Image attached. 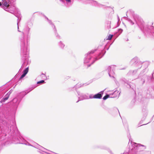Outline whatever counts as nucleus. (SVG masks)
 Returning <instances> with one entry per match:
<instances>
[{"instance_id": "obj_1", "label": "nucleus", "mask_w": 154, "mask_h": 154, "mask_svg": "<svg viewBox=\"0 0 154 154\" xmlns=\"http://www.w3.org/2000/svg\"><path fill=\"white\" fill-rule=\"evenodd\" d=\"M30 29L29 28H27L26 32L25 33H23V36L20 39L21 53L25 60L28 57V43Z\"/></svg>"}, {"instance_id": "obj_2", "label": "nucleus", "mask_w": 154, "mask_h": 154, "mask_svg": "<svg viewBox=\"0 0 154 154\" xmlns=\"http://www.w3.org/2000/svg\"><path fill=\"white\" fill-rule=\"evenodd\" d=\"M96 51V50L92 51L88 53L85 55V57L84 59V63H89V64L88 65V67L93 64L96 60L101 58L104 55L103 54V55L100 56V55L102 54L103 53V51H102L101 52H100L97 57L93 58H92L91 54L94 53Z\"/></svg>"}, {"instance_id": "obj_3", "label": "nucleus", "mask_w": 154, "mask_h": 154, "mask_svg": "<svg viewBox=\"0 0 154 154\" xmlns=\"http://www.w3.org/2000/svg\"><path fill=\"white\" fill-rule=\"evenodd\" d=\"M131 148H130L131 150H130L129 153L141 154L142 152L146 148L145 146L139 144H137L133 142L131 143Z\"/></svg>"}, {"instance_id": "obj_4", "label": "nucleus", "mask_w": 154, "mask_h": 154, "mask_svg": "<svg viewBox=\"0 0 154 154\" xmlns=\"http://www.w3.org/2000/svg\"><path fill=\"white\" fill-rule=\"evenodd\" d=\"M136 22L141 30L143 31L144 33L148 31V29L144 26V23L142 19H139L138 20V21H136Z\"/></svg>"}, {"instance_id": "obj_5", "label": "nucleus", "mask_w": 154, "mask_h": 154, "mask_svg": "<svg viewBox=\"0 0 154 154\" xmlns=\"http://www.w3.org/2000/svg\"><path fill=\"white\" fill-rule=\"evenodd\" d=\"M119 94V91H115L114 92L111 94H106V95L103 97V100H106L109 97L114 98L117 96Z\"/></svg>"}, {"instance_id": "obj_6", "label": "nucleus", "mask_w": 154, "mask_h": 154, "mask_svg": "<svg viewBox=\"0 0 154 154\" xmlns=\"http://www.w3.org/2000/svg\"><path fill=\"white\" fill-rule=\"evenodd\" d=\"M113 66H109L106 69L107 71L108 72L109 76L111 77H114L113 75L114 73L113 69Z\"/></svg>"}, {"instance_id": "obj_7", "label": "nucleus", "mask_w": 154, "mask_h": 154, "mask_svg": "<svg viewBox=\"0 0 154 154\" xmlns=\"http://www.w3.org/2000/svg\"><path fill=\"white\" fill-rule=\"evenodd\" d=\"M10 4L9 0H5L2 7L4 9H6L9 7Z\"/></svg>"}, {"instance_id": "obj_8", "label": "nucleus", "mask_w": 154, "mask_h": 154, "mask_svg": "<svg viewBox=\"0 0 154 154\" xmlns=\"http://www.w3.org/2000/svg\"><path fill=\"white\" fill-rule=\"evenodd\" d=\"M104 91H102L97 94L94 95V98L95 99H101L102 97V95L103 94Z\"/></svg>"}, {"instance_id": "obj_9", "label": "nucleus", "mask_w": 154, "mask_h": 154, "mask_svg": "<svg viewBox=\"0 0 154 154\" xmlns=\"http://www.w3.org/2000/svg\"><path fill=\"white\" fill-rule=\"evenodd\" d=\"M88 3H91L93 5L95 6L101 7L102 5L98 3L97 2L94 0H88Z\"/></svg>"}, {"instance_id": "obj_10", "label": "nucleus", "mask_w": 154, "mask_h": 154, "mask_svg": "<svg viewBox=\"0 0 154 154\" xmlns=\"http://www.w3.org/2000/svg\"><path fill=\"white\" fill-rule=\"evenodd\" d=\"M78 95L80 96V97H79V98H81V100L89 99L88 97L86 95L83 94H80L78 92Z\"/></svg>"}, {"instance_id": "obj_11", "label": "nucleus", "mask_w": 154, "mask_h": 154, "mask_svg": "<svg viewBox=\"0 0 154 154\" xmlns=\"http://www.w3.org/2000/svg\"><path fill=\"white\" fill-rule=\"evenodd\" d=\"M138 58L137 57H135L132 59L130 62V64L133 65H135L137 63Z\"/></svg>"}, {"instance_id": "obj_12", "label": "nucleus", "mask_w": 154, "mask_h": 154, "mask_svg": "<svg viewBox=\"0 0 154 154\" xmlns=\"http://www.w3.org/2000/svg\"><path fill=\"white\" fill-rule=\"evenodd\" d=\"M46 18H47V20H48V22L51 25H52V26L54 28V30L55 32V33H56V30L55 29V26H54L53 24H52V23L51 22V20H48V18L46 17ZM56 35L57 37L58 38H60V36L58 35V34L56 33Z\"/></svg>"}, {"instance_id": "obj_13", "label": "nucleus", "mask_w": 154, "mask_h": 154, "mask_svg": "<svg viewBox=\"0 0 154 154\" xmlns=\"http://www.w3.org/2000/svg\"><path fill=\"white\" fill-rule=\"evenodd\" d=\"M20 141V142H19V143H20L24 144L26 145H29V146H32V145L30 144H29V143L27 142L24 139H23V140L22 141V142H21L20 141Z\"/></svg>"}, {"instance_id": "obj_14", "label": "nucleus", "mask_w": 154, "mask_h": 154, "mask_svg": "<svg viewBox=\"0 0 154 154\" xmlns=\"http://www.w3.org/2000/svg\"><path fill=\"white\" fill-rule=\"evenodd\" d=\"M125 83H126V82H125ZM128 84V86H127V87L128 88H131L132 89L134 90V88H135V85L134 84H132V83H131L132 84H131V83H129V84H128L127 83H126Z\"/></svg>"}, {"instance_id": "obj_15", "label": "nucleus", "mask_w": 154, "mask_h": 154, "mask_svg": "<svg viewBox=\"0 0 154 154\" xmlns=\"http://www.w3.org/2000/svg\"><path fill=\"white\" fill-rule=\"evenodd\" d=\"M10 94V93H8L5 95V97L3 98V101L5 102L6 100H7L9 97V95Z\"/></svg>"}, {"instance_id": "obj_16", "label": "nucleus", "mask_w": 154, "mask_h": 154, "mask_svg": "<svg viewBox=\"0 0 154 154\" xmlns=\"http://www.w3.org/2000/svg\"><path fill=\"white\" fill-rule=\"evenodd\" d=\"M140 79H141L140 81V83L142 84H143L145 82L144 76H143L141 78H140Z\"/></svg>"}, {"instance_id": "obj_17", "label": "nucleus", "mask_w": 154, "mask_h": 154, "mask_svg": "<svg viewBox=\"0 0 154 154\" xmlns=\"http://www.w3.org/2000/svg\"><path fill=\"white\" fill-rule=\"evenodd\" d=\"M137 70H130L129 73V74L131 75H135L136 72H137Z\"/></svg>"}, {"instance_id": "obj_18", "label": "nucleus", "mask_w": 154, "mask_h": 154, "mask_svg": "<svg viewBox=\"0 0 154 154\" xmlns=\"http://www.w3.org/2000/svg\"><path fill=\"white\" fill-rule=\"evenodd\" d=\"M59 45L60 47L62 48H63L65 46L64 45L61 41L59 43Z\"/></svg>"}, {"instance_id": "obj_19", "label": "nucleus", "mask_w": 154, "mask_h": 154, "mask_svg": "<svg viewBox=\"0 0 154 154\" xmlns=\"http://www.w3.org/2000/svg\"><path fill=\"white\" fill-rule=\"evenodd\" d=\"M88 85V84L85 83V84H84L82 85L80 84V86H79V85L78 84L76 85V88H79V87H81L82 86H86Z\"/></svg>"}, {"instance_id": "obj_20", "label": "nucleus", "mask_w": 154, "mask_h": 154, "mask_svg": "<svg viewBox=\"0 0 154 154\" xmlns=\"http://www.w3.org/2000/svg\"><path fill=\"white\" fill-rule=\"evenodd\" d=\"M18 101V99L17 98H14L13 100V102L14 103H17V104H18L19 102H17Z\"/></svg>"}, {"instance_id": "obj_21", "label": "nucleus", "mask_w": 154, "mask_h": 154, "mask_svg": "<svg viewBox=\"0 0 154 154\" xmlns=\"http://www.w3.org/2000/svg\"><path fill=\"white\" fill-rule=\"evenodd\" d=\"M28 68H26V69L23 71V73L25 74L26 75L28 72Z\"/></svg>"}, {"instance_id": "obj_22", "label": "nucleus", "mask_w": 154, "mask_h": 154, "mask_svg": "<svg viewBox=\"0 0 154 154\" xmlns=\"http://www.w3.org/2000/svg\"><path fill=\"white\" fill-rule=\"evenodd\" d=\"M127 20L128 21H129L130 22V23L131 25H133L134 24V22L130 19H128Z\"/></svg>"}, {"instance_id": "obj_23", "label": "nucleus", "mask_w": 154, "mask_h": 154, "mask_svg": "<svg viewBox=\"0 0 154 154\" xmlns=\"http://www.w3.org/2000/svg\"><path fill=\"white\" fill-rule=\"evenodd\" d=\"M27 93H26V92L23 91L21 92L20 93V94L22 96V97L23 98L24 96L26 95Z\"/></svg>"}, {"instance_id": "obj_24", "label": "nucleus", "mask_w": 154, "mask_h": 154, "mask_svg": "<svg viewBox=\"0 0 154 154\" xmlns=\"http://www.w3.org/2000/svg\"><path fill=\"white\" fill-rule=\"evenodd\" d=\"M112 36H113V35H109L108 36V38H107V39L108 40H110L112 39Z\"/></svg>"}, {"instance_id": "obj_25", "label": "nucleus", "mask_w": 154, "mask_h": 154, "mask_svg": "<svg viewBox=\"0 0 154 154\" xmlns=\"http://www.w3.org/2000/svg\"><path fill=\"white\" fill-rule=\"evenodd\" d=\"M146 92L147 94H149V95H151V92H150V90L149 89H147Z\"/></svg>"}, {"instance_id": "obj_26", "label": "nucleus", "mask_w": 154, "mask_h": 154, "mask_svg": "<svg viewBox=\"0 0 154 154\" xmlns=\"http://www.w3.org/2000/svg\"><path fill=\"white\" fill-rule=\"evenodd\" d=\"M67 2L70 3L71 2V0H65ZM68 4L66 3V4H65V5L66 6H68Z\"/></svg>"}, {"instance_id": "obj_27", "label": "nucleus", "mask_w": 154, "mask_h": 154, "mask_svg": "<svg viewBox=\"0 0 154 154\" xmlns=\"http://www.w3.org/2000/svg\"><path fill=\"white\" fill-rule=\"evenodd\" d=\"M93 97H94V95L93 96L92 94H90L89 95V97H88V98L89 99L94 98Z\"/></svg>"}, {"instance_id": "obj_28", "label": "nucleus", "mask_w": 154, "mask_h": 154, "mask_svg": "<svg viewBox=\"0 0 154 154\" xmlns=\"http://www.w3.org/2000/svg\"><path fill=\"white\" fill-rule=\"evenodd\" d=\"M45 82V81L43 80H42L39 81H38L37 82V84H39V83H44Z\"/></svg>"}, {"instance_id": "obj_29", "label": "nucleus", "mask_w": 154, "mask_h": 154, "mask_svg": "<svg viewBox=\"0 0 154 154\" xmlns=\"http://www.w3.org/2000/svg\"><path fill=\"white\" fill-rule=\"evenodd\" d=\"M26 75V74L23 73V74L21 75V77H20V79H22L24 77H25Z\"/></svg>"}, {"instance_id": "obj_30", "label": "nucleus", "mask_w": 154, "mask_h": 154, "mask_svg": "<svg viewBox=\"0 0 154 154\" xmlns=\"http://www.w3.org/2000/svg\"><path fill=\"white\" fill-rule=\"evenodd\" d=\"M26 75V74L23 73V74L21 75V77H20V79H22L24 77H25Z\"/></svg>"}, {"instance_id": "obj_31", "label": "nucleus", "mask_w": 154, "mask_h": 154, "mask_svg": "<svg viewBox=\"0 0 154 154\" xmlns=\"http://www.w3.org/2000/svg\"><path fill=\"white\" fill-rule=\"evenodd\" d=\"M36 145H37L38 146H39V147H38V148H40L39 147H41L42 148V149H45V148H44L43 147H42V146H39V145H38V144H36Z\"/></svg>"}, {"instance_id": "obj_32", "label": "nucleus", "mask_w": 154, "mask_h": 154, "mask_svg": "<svg viewBox=\"0 0 154 154\" xmlns=\"http://www.w3.org/2000/svg\"><path fill=\"white\" fill-rule=\"evenodd\" d=\"M18 23L19 22L17 21V29H18V32H20V31L19 30V26H18Z\"/></svg>"}, {"instance_id": "obj_33", "label": "nucleus", "mask_w": 154, "mask_h": 154, "mask_svg": "<svg viewBox=\"0 0 154 154\" xmlns=\"http://www.w3.org/2000/svg\"><path fill=\"white\" fill-rule=\"evenodd\" d=\"M60 1H61V2H62L63 3H65V1L64 0H60Z\"/></svg>"}, {"instance_id": "obj_34", "label": "nucleus", "mask_w": 154, "mask_h": 154, "mask_svg": "<svg viewBox=\"0 0 154 154\" xmlns=\"http://www.w3.org/2000/svg\"><path fill=\"white\" fill-rule=\"evenodd\" d=\"M119 31H121V33L122 31V30L121 29H119Z\"/></svg>"}, {"instance_id": "obj_35", "label": "nucleus", "mask_w": 154, "mask_h": 154, "mask_svg": "<svg viewBox=\"0 0 154 154\" xmlns=\"http://www.w3.org/2000/svg\"><path fill=\"white\" fill-rule=\"evenodd\" d=\"M117 17H118V19L119 20V17L118 16H117Z\"/></svg>"}, {"instance_id": "obj_36", "label": "nucleus", "mask_w": 154, "mask_h": 154, "mask_svg": "<svg viewBox=\"0 0 154 154\" xmlns=\"http://www.w3.org/2000/svg\"><path fill=\"white\" fill-rule=\"evenodd\" d=\"M42 75H43V76H45V75L44 74H43V73H42Z\"/></svg>"}, {"instance_id": "obj_37", "label": "nucleus", "mask_w": 154, "mask_h": 154, "mask_svg": "<svg viewBox=\"0 0 154 154\" xmlns=\"http://www.w3.org/2000/svg\"><path fill=\"white\" fill-rule=\"evenodd\" d=\"M145 112H146V113H147V110H145Z\"/></svg>"}, {"instance_id": "obj_38", "label": "nucleus", "mask_w": 154, "mask_h": 154, "mask_svg": "<svg viewBox=\"0 0 154 154\" xmlns=\"http://www.w3.org/2000/svg\"><path fill=\"white\" fill-rule=\"evenodd\" d=\"M2 5V4L1 3V2H0V6H1Z\"/></svg>"}, {"instance_id": "obj_39", "label": "nucleus", "mask_w": 154, "mask_h": 154, "mask_svg": "<svg viewBox=\"0 0 154 154\" xmlns=\"http://www.w3.org/2000/svg\"><path fill=\"white\" fill-rule=\"evenodd\" d=\"M45 152L46 153H48V154H49V153L48 152Z\"/></svg>"}, {"instance_id": "obj_40", "label": "nucleus", "mask_w": 154, "mask_h": 154, "mask_svg": "<svg viewBox=\"0 0 154 154\" xmlns=\"http://www.w3.org/2000/svg\"><path fill=\"white\" fill-rule=\"evenodd\" d=\"M31 90H32V89H31V90H30L28 92H27V93H28V92H29Z\"/></svg>"}, {"instance_id": "obj_41", "label": "nucleus", "mask_w": 154, "mask_h": 154, "mask_svg": "<svg viewBox=\"0 0 154 154\" xmlns=\"http://www.w3.org/2000/svg\"><path fill=\"white\" fill-rule=\"evenodd\" d=\"M79 100H78L76 102H78Z\"/></svg>"}, {"instance_id": "obj_42", "label": "nucleus", "mask_w": 154, "mask_h": 154, "mask_svg": "<svg viewBox=\"0 0 154 154\" xmlns=\"http://www.w3.org/2000/svg\"><path fill=\"white\" fill-rule=\"evenodd\" d=\"M143 110H144L143 109V111H144Z\"/></svg>"}]
</instances>
